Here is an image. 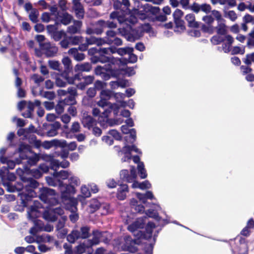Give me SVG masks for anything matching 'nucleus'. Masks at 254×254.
Wrapping results in <instances>:
<instances>
[{
  "mask_svg": "<svg viewBox=\"0 0 254 254\" xmlns=\"http://www.w3.org/2000/svg\"><path fill=\"white\" fill-rule=\"evenodd\" d=\"M69 184H71L72 186L75 188L76 187H77L80 185V180L76 177H71L69 179Z\"/></svg>",
  "mask_w": 254,
  "mask_h": 254,
  "instance_id": "62",
  "label": "nucleus"
},
{
  "mask_svg": "<svg viewBox=\"0 0 254 254\" xmlns=\"http://www.w3.org/2000/svg\"><path fill=\"white\" fill-rule=\"evenodd\" d=\"M65 105H74L76 104L75 97L68 96L64 100L62 101Z\"/></svg>",
  "mask_w": 254,
  "mask_h": 254,
  "instance_id": "48",
  "label": "nucleus"
},
{
  "mask_svg": "<svg viewBox=\"0 0 254 254\" xmlns=\"http://www.w3.org/2000/svg\"><path fill=\"white\" fill-rule=\"evenodd\" d=\"M216 29L217 34L221 35H225L227 33L226 25L224 23H220L215 28Z\"/></svg>",
  "mask_w": 254,
  "mask_h": 254,
  "instance_id": "47",
  "label": "nucleus"
},
{
  "mask_svg": "<svg viewBox=\"0 0 254 254\" xmlns=\"http://www.w3.org/2000/svg\"><path fill=\"white\" fill-rule=\"evenodd\" d=\"M60 23L64 25L69 24L73 19V17L67 12L63 13L62 15L60 16Z\"/></svg>",
  "mask_w": 254,
  "mask_h": 254,
  "instance_id": "33",
  "label": "nucleus"
},
{
  "mask_svg": "<svg viewBox=\"0 0 254 254\" xmlns=\"http://www.w3.org/2000/svg\"><path fill=\"white\" fill-rule=\"evenodd\" d=\"M223 35H216L212 36L210 39L211 43L215 45H219L226 40V36Z\"/></svg>",
  "mask_w": 254,
  "mask_h": 254,
  "instance_id": "37",
  "label": "nucleus"
},
{
  "mask_svg": "<svg viewBox=\"0 0 254 254\" xmlns=\"http://www.w3.org/2000/svg\"><path fill=\"white\" fill-rule=\"evenodd\" d=\"M49 67L54 70L58 71V74L62 76L63 71V66L59 62L56 61H49L48 62Z\"/></svg>",
  "mask_w": 254,
  "mask_h": 254,
  "instance_id": "26",
  "label": "nucleus"
},
{
  "mask_svg": "<svg viewBox=\"0 0 254 254\" xmlns=\"http://www.w3.org/2000/svg\"><path fill=\"white\" fill-rule=\"evenodd\" d=\"M202 20L207 25L212 26V24L214 21V19L212 15H205L202 17Z\"/></svg>",
  "mask_w": 254,
  "mask_h": 254,
  "instance_id": "63",
  "label": "nucleus"
},
{
  "mask_svg": "<svg viewBox=\"0 0 254 254\" xmlns=\"http://www.w3.org/2000/svg\"><path fill=\"white\" fill-rule=\"evenodd\" d=\"M61 192L62 200L68 199L71 195H73L76 192V189L71 184H63L60 187Z\"/></svg>",
  "mask_w": 254,
  "mask_h": 254,
  "instance_id": "12",
  "label": "nucleus"
},
{
  "mask_svg": "<svg viewBox=\"0 0 254 254\" xmlns=\"http://www.w3.org/2000/svg\"><path fill=\"white\" fill-rule=\"evenodd\" d=\"M83 75L81 73V72H78L76 73L73 76L70 77L69 74H67L66 77H64V78L67 81V82L69 84H73L75 80H81L82 79V77Z\"/></svg>",
  "mask_w": 254,
  "mask_h": 254,
  "instance_id": "34",
  "label": "nucleus"
},
{
  "mask_svg": "<svg viewBox=\"0 0 254 254\" xmlns=\"http://www.w3.org/2000/svg\"><path fill=\"white\" fill-rule=\"evenodd\" d=\"M38 207L35 205H32L30 207V210L28 212V217L30 219L35 222V225L36 226H38V222L37 220H35L37 216L34 214V213L38 212Z\"/></svg>",
  "mask_w": 254,
  "mask_h": 254,
  "instance_id": "29",
  "label": "nucleus"
},
{
  "mask_svg": "<svg viewBox=\"0 0 254 254\" xmlns=\"http://www.w3.org/2000/svg\"><path fill=\"white\" fill-rule=\"evenodd\" d=\"M137 200L133 198L131 200V208L134 209L135 212L143 213L144 212V206L142 204H138Z\"/></svg>",
  "mask_w": 254,
  "mask_h": 254,
  "instance_id": "30",
  "label": "nucleus"
},
{
  "mask_svg": "<svg viewBox=\"0 0 254 254\" xmlns=\"http://www.w3.org/2000/svg\"><path fill=\"white\" fill-rule=\"evenodd\" d=\"M55 190L47 187H42L39 189V197L40 199L45 203L51 204L53 203V200H55Z\"/></svg>",
  "mask_w": 254,
  "mask_h": 254,
  "instance_id": "6",
  "label": "nucleus"
},
{
  "mask_svg": "<svg viewBox=\"0 0 254 254\" xmlns=\"http://www.w3.org/2000/svg\"><path fill=\"white\" fill-rule=\"evenodd\" d=\"M41 50L47 57H53L55 56L58 52V48L50 42H46L40 44Z\"/></svg>",
  "mask_w": 254,
  "mask_h": 254,
  "instance_id": "13",
  "label": "nucleus"
},
{
  "mask_svg": "<svg viewBox=\"0 0 254 254\" xmlns=\"http://www.w3.org/2000/svg\"><path fill=\"white\" fill-rule=\"evenodd\" d=\"M144 226L145 223L143 219L138 218L128 226L127 230L133 233L137 239L147 240L151 239L152 237L153 230L156 227L155 225L152 222H149L145 227V230L144 231L138 230V229L144 228Z\"/></svg>",
  "mask_w": 254,
  "mask_h": 254,
  "instance_id": "2",
  "label": "nucleus"
},
{
  "mask_svg": "<svg viewBox=\"0 0 254 254\" xmlns=\"http://www.w3.org/2000/svg\"><path fill=\"white\" fill-rule=\"evenodd\" d=\"M81 123L84 127L90 129L93 126L94 120L91 116L87 115L83 117Z\"/></svg>",
  "mask_w": 254,
  "mask_h": 254,
  "instance_id": "24",
  "label": "nucleus"
},
{
  "mask_svg": "<svg viewBox=\"0 0 254 254\" xmlns=\"http://www.w3.org/2000/svg\"><path fill=\"white\" fill-rule=\"evenodd\" d=\"M129 6V0H115L114 1V8L120 12L122 15H127V14L130 13Z\"/></svg>",
  "mask_w": 254,
  "mask_h": 254,
  "instance_id": "10",
  "label": "nucleus"
},
{
  "mask_svg": "<svg viewBox=\"0 0 254 254\" xmlns=\"http://www.w3.org/2000/svg\"><path fill=\"white\" fill-rule=\"evenodd\" d=\"M57 178L54 177V178L51 177H47L46 181L48 184L51 186H59V187L61 185L63 184V182L60 180H58Z\"/></svg>",
  "mask_w": 254,
  "mask_h": 254,
  "instance_id": "38",
  "label": "nucleus"
},
{
  "mask_svg": "<svg viewBox=\"0 0 254 254\" xmlns=\"http://www.w3.org/2000/svg\"><path fill=\"white\" fill-rule=\"evenodd\" d=\"M71 45H77L83 41V37L81 36H68Z\"/></svg>",
  "mask_w": 254,
  "mask_h": 254,
  "instance_id": "43",
  "label": "nucleus"
},
{
  "mask_svg": "<svg viewBox=\"0 0 254 254\" xmlns=\"http://www.w3.org/2000/svg\"><path fill=\"white\" fill-rule=\"evenodd\" d=\"M231 251L233 253H238V254H249V247L247 240L240 237L238 242H235L234 244L230 243Z\"/></svg>",
  "mask_w": 254,
  "mask_h": 254,
  "instance_id": "7",
  "label": "nucleus"
},
{
  "mask_svg": "<svg viewBox=\"0 0 254 254\" xmlns=\"http://www.w3.org/2000/svg\"><path fill=\"white\" fill-rule=\"evenodd\" d=\"M124 243L122 248L124 251H127L131 253H135L138 251L136 245L140 242L139 239H132L131 236L127 235L124 238Z\"/></svg>",
  "mask_w": 254,
  "mask_h": 254,
  "instance_id": "8",
  "label": "nucleus"
},
{
  "mask_svg": "<svg viewBox=\"0 0 254 254\" xmlns=\"http://www.w3.org/2000/svg\"><path fill=\"white\" fill-rule=\"evenodd\" d=\"M183 15L184 12L182 10L176 9L173 13L174 20L182 19Z\"/></svg>",
  "mask_w": 254,
  "mask_h": 254,
  "instance_id": "60",
  "label": "nucleus"
},
{
  "mask_svg": "<svg viewBox=\"0 0 254 254\" xmlns=\"http://www.w3.org/2000/svg\"><path fill=\"white\" fill-rule=\"evenodd\" d=\"M95 74L101 75L105 80L109 79L111 76L117 77L120 74V69L115 68L112 64H107L104 66H97L94 69Z\"/></svg>",
  "mask_w": 254,
  "mask_h": 254,
  "instance_id": "5",
  "label": "nucleus"
},
{
  "mask_svg": "<svg viewBox=\"0 0 254 254\" xmlns=\"http://www.w3.org/2000/svg\"><path fill=\"white\" fill-rule=\"evenodd\" d=\"M201 29L204 33L212 34L214 32V28L213 26H210L205 24H202Z\"/></svg>",
  "mask_w": 254,
  "mask_h": 254,
  "instance_id": "53",
  "label": "nucleus"
},
{
  "mask_svg": "<svg viewBox=\"0 0 254 254\" xmlns=\"http://www.w3.org/2000/svg\"><path fill=\"white\" fill-rule=\"evenodd\" d=\"M19 158L15 159L17 164L23 163V160H26L23 166V169L26 171H30V167L35 165L39 161L40 156L32 151L29 145L21 143L18 147Z\"/></svg>",
  "mask_w": 254,
  "mask_h": 254,
  "instance_id": "1",
  "label": "nucleus"
},
{
  "mask_svg": "<svg viewBox=\"0 0 254 254\" xmlns=\"http://www.w3.org/2000/svg\"><path fill=\"white\" fill-rule=\"evenodd\" d=\"M106 233V232H101L98 230H95L92 231V234L93 238L91 240L92 245H97L99 243L100 240L102 237H104V234Z\"/></svg>",
  "mask_w": 254,
  "mask_h": 254,
  "instance_id": "20",
  "label": "nucleus"
},
{
  "mask_svg": "<svg viewBox=\"0 0 254 254\" xmlns=\"http://www.w3.org/2000/svg\"><path fill=\"white\" fill-rule=\"evenodd\" d=\"M242 61L245 64L251 65L252 63H254V52L247 54Z\"/></svg>",
  "mask_w": 254,
  "mask_h": 254,
  "instance_id": "40",
  "label": "nucleus"
},
{
  "mask_svg": "<svg viewBox=\"0 0 254 254\" xmlns=\"http://www.w3.org/2000/svg\"><path fill=\"white\" fill-rule=\"evenodd\" d=\"M142 8V10H139L138 9L134 8L133 9V13L138 16L139 18L141 20L147 19L146 13L144 12L143 8Z\"/></svg>",
  "mask_w": 254,
  "mask_h": 254,
  "instance_id": "49",
  "label": "nucleus"
},
{
  "mask_svg": "<svg viewBox=\"0 0 254 254\" xmlns=\"http://www.w3.org/2000/svg\"><path fill=\"white\" fill-rule=\"evenodd\" d=\"M40 95L49 100H53L55 97V93L54 91H45L44 92L43 94H42V91H41L40 92Z\"/></svg>",
  "mask_w": 254,
  "mask_h": 254,
  "instance_id": "58",
  "label": "nucleus"
},
{
  "mask_svg": "<svg viewBox=\"0 0 254 254\" xmlns=\"http://www.w3.org/2000/svg\"><path fill=\"white\" fill-rule=\"evenodd\" d=\"M82 22L80 21H75L74 24L67 27V32L71 34L79 33L81 26Z\"/></svg>",
  "mask_w": 254,
  "mask_h": 254,
  "instance_id": "23",
  "label": "nucleus"
},
{
  "mask_svg": "<svg viewBox=\"0 0 254 254\" xmlns=\"http://www.w3.org/2000/svg\"><path fill=\"white\" fill-rule=\"evenodd\" d=\"M66 33L63 30L58 31L53 33L51 36L55 41H60L63 37H65Z\"/></svg>",
  "mask_w": 254,
  "mask_h": 254,
  "instance_id": "45",
  "label": "nucleus"
},
{
  "mask_svg": "<svg viewBox=\"0 0 254 254\" xmlns=\"http://www.w3.org/2000/svg\"><path fill=\"white\" fill-rule=\"evenodd\" d=\"M188 22V26L190 28H197L199 27V22L195 21V16L193 13L187 14L185 17Z\"/></svg>",
  "mask_w": 254,
  "mask_h": 254,
  "instance_id": "18",
  "label": "nucleus"
},
{
  "mask_svg": "<svg viewBox=\"0 0 254 254\" xmlns=\"http://www.w3.org/2000/svg\"><path fill=\"white\" fill-rule=\"evenodd\" d=\"M75 15L77 18L78 19H82L84 17V10L83 6L78 7H75L73 8Z\"/></svg>",
  "mask_w": 254,
  "mask_h": 254,
  "instance_id": "55",
  "label": "nucleus"
},
{
  "mask_svg": "<svg viewBox=\"0 0 254 254\" xmlns=\"http://www.w3.org/2000/svg\"><path fill=\"white\" fill-rule=\"evenodd\" d=\"M59 24V22L56 21L55 24L54 25H48L47 26V30L48 32L52 35L55 32H56L58 30V25Z\"/></svg>",
  "mask_w": 254,
  "mask_h": 254,
  "instance_id": "59",
  "label": "nucleus"
},
{
  "mask_svg": "<svg viewBox=\"0 0 254 254\" xmlns=\"http://www.w3.org/2000/svg\"><path fill=\"white\" fill-rule=\"evenodd\" d=\"M60 45L62 48H68L69 45H71L70 40L68 39V36L66 35L65 37H64V39L60 42Z\"/></svg>",
  "mask_w": 254,
  "mask_h": 254,
  "instance_id": "57",
  "label": "nucleus"
},
{
  "mask_svg": "<svg viewBox=\"0 0 254 254\" xmlns=\"http://www.w3.org/2000/svg\"><path fill=\"white\" fill-rule=\"evenodd\" d=\"M92 69V65L89 63H84L81 64H77L74 68L75 72H88Z\"/></svg>",
  "mask_w": 254,
  "mask_h": 254,
  "instance_id": "21",
  "label": "nucleus"
},
{
  "mask_svg": "<svg viewBox=\"0 0 254 254\" xmlns=\"http://www.w3.org/2000/svg\"><path fill=\"white\" fill-rule=\"evenodd\" d=\"M68 53L72 56L75 60L78 61H81L85 59V55L78 52V49L76 48H72L68 50Z\"/></svg>",
  "mask_w": 254,
  "mask_h": 254,
  "instance_id": "22",
  "label": "nucleus"
},
{
  "mask_svg": "<svg viewBox=\"0 0 254 254\" xmlns=\"http://www.w3.org/2000/svg\"><path fill=\"white\" fill-rule=\"evenodd\" d=\"M63 202H66L67 207L68 209H71L72 211H74L75 210H77L76 206L77 205V200L76 198L69 196L68 199L62 200Z\"/></svg>",
  "mask_w": 254,
  "mask_h": 254,
  "instance_id": "27",
  "label": "nucleus"
},
{
  "mask_svg": "<svg viewBox=\"0 0 254 254\" xmlns=\"http://www.w3.org/2000/svg\"><path fill=\"white\" fill-rule=\"evenodd\" d=\"M64 105H65L62 101H60L58 104L55 106L56 113L60 115L64 111Z\"/></svg>",
  "mask_w": 254,
  "mask_h": 254,
  "instance_id": "64",
  "label": "nucleus"
},
{
  "mask_svg": "<svg viewBox=\"0 0 254 254\" xmlns=\"http://www.w3.org/2000/svg\"><path fill=\"white\" fill-rule=\"evenodd\" d=\"M157 235H154L153 240V243H151L148 245H147L145 247V252L146 254H152L154 247V245L156 241V237Z\"/></svg>",
  "mask_w": 254,
  "mask_h": 254,
  "instance_id": "50",
  "label": "nucleus"
},
{
  "mask_svg": "<svg viewBox=\"0 0 254 254\" xmlns=\"http://www.w3.org/2000/svg\"><path fill=\"white\" fill-rule=\"evenodd\" d=\"M62 63L64 66L63 67L62 77H66L67 74H69V73L72 72V66L71 65V61L67 57L63 59Z\"/></svg>",
  "mask_w": 254,
  "mask_h": 254,
  "instance_id": "16",
  "label": "nucleus"
},
{
  "mask_svg": "<svg viewBox=\"0 0 254 254\" xmlns=\"http://www.w3.org/2000/svg\"><path fill=\"white\" fill-rule=\"evenodd\" d=\"M231 55H244L245 53V47L241 48L239 46H235L231 49Z\"/></svg>",
  "mask_w": 254,
  "mask_h": 254,
  "instance_id": "54",
  "label": "nucleus"
},
{
  "mask_svg": "<svg viewBox=\"0 0 254 254\" xmlns=\"http://www.w3.org/2000/svg\"><path fill=\"white\" fill-rule=\"evenodd\" d=\"M16 172L21 176V179L23 183L25 184V189L27 190L32 191V189H36L39 186V183L31 177H26L23 175H21L20 173H23V170L21 169H16Z\"/></svg>",
  "mask_w": 254,
  "mask_h": 254,
  "instance_id": "9",
  "label": "nucleus"
},
{
  "mask_svg": "<svg viewBox=\"0 0 254 254\" xmlns=\"http://www.w3.org/2000/svg\"><path fill=\"white\" fill-rule=\"evenodd\" d=\"M144 12L146 13L147 19L150 22H165L167 20L165 15L160 13V8L158 6H154L151 4L146 3L142 6Z\"/></svg>",
  "mask_w": 254,
  "mask_h": 254,
  "instance_id": "4",
  "label": "nucleus"
},
{
  "mask_svg": "<svg viewBox=\"0 0 254 254\" xmlns=\"http://www.w3.org/2000/svg\"><path fill=\"white\" fill-rule=\"evenodd\" d=\"M157 235H154L153 240V243H151L148 245H147L145 247V252L146 254H152L154 247V245L156 241V237Z\"/></svg>",
  "mask_w": 254,
  "mask_h": 254,
  "instance_id": "51",
  "label": "nucleus"
},
{
  "mask_svg": "<svg viewBox=\"0 0 254 254\" xmlns=\"http://www.w3.org/2000/svg\"><path fill=\"white\" fill-rule=\"evenodd\" d=\"M123 151L125 154H131V151H134L135 152L139 154L141 153V152L139 150V149L137 148L136 146L134 145H132L131 146L127 145L124 146L123 148Z\"/></svg>",
  "mask_w": 254,
  "mask_h": 254,
  "instance_id": "36",
  "label": "nucleus"
},
{
  "mask_svg": "<svg viewBox=\"0 0 254 254\" xmlns=\"http://www.w3.org/2000/svg\"><path fill=\"white\" fill-rule=\"evenodd\" d=\"M133 52V49L130 47H125L118 48L117 50V53L123 56L128 53H132Z\"/></svg>",
  "mask_w": 254,
  "mask_h": 254,
  "instance_id": "46",
  "label": "nucleus"
},
{
  "mask_svg": "<svg viewBox=\"0 0 254 254\" xmlns=\"http://www.w3.org/2000/svg\"><path fill=\"white\" fill-rule=\"evenodd\" d=\"M35 108L34 104L31 101H28L27 108L28 110L22 113V116L26 118H30L32 117V113L34 111Z\"/></svg>",
  "mask_w": 254,
  "mask_h": 254,
  "instance_id": "31",
  "label": "nucleus"
},
{
  "mask_svg": "<svg viewBox=\"0 0 254 254\" xmlns=\"http://www.w3.org/2000/svg\"><path fill=\"white\" fill-rule=\"evenodd\" d=\"M226 39L227 42L222 45V49L225 53H228L231 51V47L234 40L230 35H226Z\"/></svg>",
  "mask_w": 254,
  "mask_h": 254,
  "instance_id": "25",
  "label": "nucleus"
},
{
  "mask_svg": "<svg viewBox=\"0 0 254 254\" xmlns=\"http://www.w3.org/2000/svg\"><path fill=\"white\" fill-rule=\"evenodd\" d=\"M137 169L139 176L141 179H145L147 177V174L143 162L139 163L138 164Z\"/></svg>",
  "mask_w": 254,
  "mask_h": 254,
  "instance_id": "39",
  "label": "nucleus"
},
{
  "mask_svg": "<svg viewBox=\"0 0 254 254\" xmlns=\"http://www.w3.org/2000/svg\"><path fill=\"white\" fill-rule=\"evenodd\" d=\"M174 21L175 28L177 29L178 31H184L186 29L185 21L182 19L174 20Z\"/></svg>",
  "mask_w": 254,
  "mask_h": 254,
  "instance_id": "41",
  "label": "nucleus"
},
{
  "mask_svg": "<svg viewBox=\"0 0 254 254\" xmlns=\"http://www.w3.org/2000/svg\"><path fill=\"white\" fill-rule=\"evenodd\" d=\"M67 81L60 74L56 78V84L59 87H64L66 85Z\"/></svg>",
  "mask_w": 254,
  "mask_h": 254,
  "instance_id": "52",
  "label": "nucleus"
},
{
  "mask_svg": "<svg viewBox=\"0 0 254 254\" xmlns=\"http://www.w3.org/2000/svg\"><path fill=\"white\" fill-rule=\"evenodd\" d=\"M50 169H51L55 171H57V168L60 167V164L59 161L53 158L51 161H50L49 163Z\"/></svg>",
  "mask_w": 254,
  "mask_h": 254,
  "instance_id": "61",
  "label": "nucleus"
},
{
  "mask_svg": "<svg viewBox=\"0 0 254 254\" xmlns=\"http://www.w3.org/2000/svg\"><path fill=\"white\" fill-rule=\"evenodd\" d=\"M128 58L127 59H123V63L124 64H127V63H135L137 62V57L136 55L133 54V52L128 53Z\"/></svg>",
  "mask_w": 254,
  "mask_h": 254,
  "instance_id": "44",
  "label": "nucleus"
},
{
  "mask_svg": "<svg viewBox=\"0 0 254 254\" xmlns=\"http://www.w3.org/2000/svg\"><path fill=\"white\" fill-rule=\"evenodd\" d=\"M128 192V187L127 184H121L118 189L117 197L118 199L123 200L126 199L127 193Z\"/></svg>",
  "mask_w": 254,
  "mask_h": 254,
  "instance_id": "17",
  "label": "nucleus"
},
{
  "mask_svg": "<svg viewBox=\"0 0 254 254\" xmlns=\"http://www.w3.org/2000/svg\"><path fill=\"white\" fill-rule=\"evenodd\" d=\"M38 11L36 9H33L29 15L30 20L33 23H36L38 21Z\"/></svg>",
  "mask_w": 254,
  "mask_h": 254,
  "instance_id": "56",
  "label": "nucleus"
},
{
  "mask_svg": "<svg viewBox=\"0 0 254 254\" xmlns=\"http://www.w3.org/2000/svg\"><path fill=\"white\" fill-rule=\"evenodd\" d=\"M90 228L88 226H83L80 228V231H78L79 239H85L90 236Z\"/></svg>",
  "mask_w": 254,
  "mask_h": 254,
  "instance_id": "32",
  "label": "nucleus"
},
{
  "mask_svg": "<svg viewBox=\"0 0 254 254\" xmlns=\"http://www.w3.org/2000/svg\"><path fill=\"white\" fill-rule=\"evenodd\" d=\"M97 25L99 26V28H96V33L97 34H101L103 31L104 28H114L117 27V24L113 21H105L103 20H100L97 22Z\"/></svg>",
  "mask_w": 254,
  "mask_h": 254,
  "instance_id": "15",
  "label": "nucleus"
},
{
  "mask_svg": "<svg viewBox=\"0 0 254 254\" xmlns=\"http://www.w3.org/2000/svg\"><path fill=\"white\" fill-rule=\"evenodd\" d=\"M54 177L60 178L62 180H65L69 176V173L67 171L61 170L60 172L55 171L54 172Z\"/></svg>",
  "mask_w": 254,
  "mask_h": 254,
  "instance_id": "42",
  "label": "nucleus"
},
{
  "mask_svg": "<svg viewBox=\"0 0 254 254\" xmlns=\"http://www.w3.org/2000/svg\"><path fill=\"white\" fill-rule=\"evenodd\" d=\"M78 230H72L71 232L67 235L66 240L70 243H74L76 240L79 239Z\"/></svg>",
  "mask_w": 254,
  "mask_h": 254,
  "instance_id": "35",
  "label": "nucleus"
},
{
  "mask_svg": "<svg viewBox=\"0 0 254 254\" xmlns=\"http://www.w3.org/2000/svg\"><path fill=\"white\" fill-rule=\"evenodd\" d=\"M43 218L50 222H55L57 220V216L55 214L52 209L45 210L43 213Z\"/></svg>",
  "mask_w": 254,
  "mask_h": 254,
  "instance_id": "28",
  "label": "nucleus"
},
{
  "mask_svg": "<svg viewBox=\"0 0 254 254\" xmlns=\"http://www.w3.org/2000/svg\"><path fill=\"white\" fill-rule=\"evenodd\" d=\"M61 124L59 122H55L53 124H49L48 127L49 130L47 132V136L52 137L58 134V129L61 127Z\"/></svg>",
  "mask_w": 254,
  "mask_h": 254,
  "instance_id": "19",
  "label": "nucleus"
},
{
  "mask_svg": "<svg viewBox=\"0 0 254 254\" xmlns=\"http://www.w3.org/2000/svg\"><path fill=\"white\" fill-rule=\"evenodd\" d=\"M90 60L93 64H96L98 62L108 63L112 64V66H114L116 62V60L114 58L109 57L101 54H99L97 56L91 57Z\"/></svg>",
  "mask_w": 254,
  "mask_h": 254,
  "instance_id": "14",
  "label": "nucleus"
},
{
  "mask_svg": "<svg viewBox=\"0 0 254 254\" xmlns=\"http://www.w3.org/2000/svg\"><path fill=\"white\" fill-rule=\"evenodd\" d=\"M97 105L104 109L102 115L98 118V121L102 123L107 122L110 114L113 111L115 115H117L119 112V107L116 104H111L107 101L106 98H101L97 102Z\"/></svg>",
  "mask_w": 254,
  "mask_h": 254,
  "instance_id": "3",
  "label": "nucleus"
},
{
  "mask_svg": "<svg viewBox=\"0 0 254 254\" xmlns=\"http://www.w3.org/2000/svg\"><path fill=\"white\" fill-rule=\"evenodd\" d=\"M121 179L127 183H132L137 177L136 169L134 166H131L130 174L127 169L122 170L120 172Z\"/></svg>",
  "mask_w": 254,
  "mask_h": 254,
  "instance_id": "11",
  "label": "nucleus"
}]
</instances>
